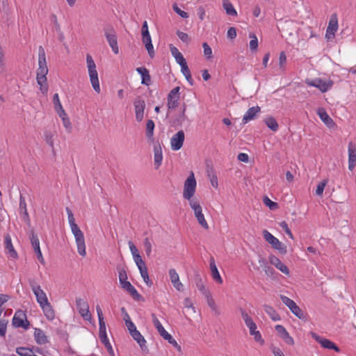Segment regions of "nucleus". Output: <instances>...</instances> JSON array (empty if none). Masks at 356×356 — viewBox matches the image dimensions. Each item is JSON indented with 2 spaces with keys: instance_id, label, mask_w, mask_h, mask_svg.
<instances>
[{
  "instance_id": "13d9d810",
  "label": "nucleus",
  "mask_w": 356,
  "mask_h": 356,
  "mask_svg": "<svg viewBox=\"0 0 356 356\" xmlns=\"http://www.w3.org/2000/svg\"><path fill=\"white\" fill-rule=\"evenodd\" d=\"M203 49H204V56L210 58L212 55V50L211 48L209 47V45L207 42H204L202 44Z\"/></svg>"
},
{
  "instance_id": "864d4df0",
  "label": "nucleus",
  "mask_w": 356,
  "mask_h": 356,
  "mask_svg": "<svg viewBox=\"0 0 356 356\" xmlns=\"http://www.w3.org/2000/svg\"><path fill=\"white\" fill-rule=\"evenodd\" d=\"M134 261L137 265L140 272L141 271V270H143L144 269V270H145L147 269L146 264L145 261L142 259L141 257H138L136 259H134Z\"/></svg>"
},
{
  "instance_id": "1a4fd4ad",
  "label": "nucleus",
  "mask_w": 356,
  "mask_h": 356,
  "mask_svg": "<svg viewBox=\"0 0 356 356\" xmlns=\"http://www.w3.org/2000/svg\"><path fill=\"white\" fill-rule=\"evenodd\" d=\"M104 35L111 47L113 51L117 54L119 52V48L118 45V41H117V35L115 33V31L113 29V27H106L104 28Z\"/></svg>"
},
{
  "instance_id": "79ce46f5",
  "label": "nucleus",
  "mask_w": 356,
  "mask_h": 356,
  "mask_svg": "<svg viewBox=\"0 0 356 356\" xmlns=\"http://www.w3.org/2000/svg\"><path fill=\"white\" fill-rule=\"evenodd\" d=\"M204 297L207 298V302L209 307L216 314H219V312L218 310V308L216 305V303L214 302V300L211 297V293H206V295H204Z\"/></svg>"
},
{
  "instance_id": "f8f14e48",
  "label": "nucleus",
  "mask_w": 356,
  "mask_h": 356,
  "mask_svg": "<svg viewBox=\"0 0 356 356\" xmlns=\"http://www.w3.org/2000/svg\"><path fill=\"white\" fill-rule=\"evenodd\" d=\"M76 305L79 313L83 319L90 321L91 319V314L88 302L79 298L76 299Z\"/></svg>"
},
{
  "instance_id": "a18cd8bd",
  "label": "nucleus",
  "mask_w": 356,
  "mask_h": 356,
  "mask_svg": "<svg viewBox=\"0 0 356 356\" xmlns=\"http://www.w3.org/2000/svg\"><path fill=\"white\" fill-rule=\"evenodd\" d=\"M263 202L264 204L270 210H276L279 208L278 204L277 202L271 201L267 196H265L263 199Z\"/></svg>"
},
{
  "instance_id": "774afa93",
  "label": "nucleus",
  "mask_w": 356,
  "mask_h": 356,
  "mask_svg": "<svg viewBox=\"0 0 356 356\" xmlns=\"http://www.w3.org/2000/svg\"><path fill=\"white\" fill-rule=\"evenodd\" d=\"M286 54L284 51H282L280 54V56H279L280 66L281 68H283L284 64L286 63Z\"/></svg>"
},
{
  "instance_id": "f704fd0d",
  "label": "nucleus",
  "mask_w": 356,
  "mask_h": 356,
  "mask_svg": "<svg viewBox=\"0 0 356 356\" xmlns=\"http://www.w3.org/2000/svg\"><path fill=\"white\" fill-rule=\"evenodd\" d=\"M34 337L35 341L38 344H45L48 342L47 337L45 335L44 332L40 328H35L34 330Z\"/></svg>"
},
{
  "instance_id": "49530a36",
  "label": "nucleus",
  "mask_w": 356,
  "mask_h": 356,
  "mask_svg": "<svg viewBox=\"0 0 356 356\" xmlns=\"http://www.w3.org/2000/svg\"><path fill=\"white\" fill-rule=\"evenodd\" d=\"M250 38L251 40L250 42V49L252 51H255L258 47V40L257 36L254 33H250Z\"/></svg>"
},
{
  "instance_id": "6e6552de",
  "label": "nucleus",
  "mask_w": 356,
  "mask_h": 356,
  "mask_svg": "<svg viewBox=\"0 0 356 356\" xmlns=\"http://www.w3.org/2000/svg\"><path fill=\"white\" fill-rule=\"evenodd\" d=\"M30 286L40 306L49 302L45 292L35 281H30Z\"/></svg>"
},
{
  "instance_id": "2f4dec72",
  "label": "nucleus",
  "mask_w": 356,
  "mask_h": 356,
  "mask_svg": "<svg viewBox=\"0 0 356 356\" xmlns=\"http://www.w3.org/2000/svg\"><path fill=\"white\" fill-rule=\"evenodd\" d=\"M194 282L197 288L200 291V292L204 296L206 293H209V291L206 289L204 283L202 279L201 275L198 272H195L194 275Z\"/></svg>"
},
{
  "instance_id": "680f3d73",
  "label": "nucleus",
  "mask_w": 356,
  "mask_h": 356,
  "mask_svg": "<svg viewBox=\"0 0 356 356\" xmlns=\"http://www.w3.org/2000/svg\"><path fill=\"white\" fill-rule=\"evenodd\" d=\"M177 35L178 38L184 42H188L189 41L188 35L186 33L177 31Z\"/></svg>"
},
{
  "instance_id": "5701e85b",
  "label": "nucleus",
  "mask_w": 356,
  "mask_h": 356,
  "mask_svg": "<svg viewBox=\"0 0 356 356\" xmlns=\"http://www.w3.org/2000/svg\"><path fill=\"white\" fill-rule=\"evenodd\" d=\"M250 330V334L254 337L255 341L259 342L261 345L264 344V340L261 337V334L259 331H257V325L254 322L249 323L246 325Z\"/></svg>"
},
{
  "instance_id": "bb28decb",
  "label": "nucleus",
  "mask_w": 356,
  "mask_h": 356,
  "mask_svg": "<svg viewBox=\"0 0 356 356\" xmlns=\"http://www.w3.org/2000/svg\"><path fill=\"white\" fill-rule=\"evenodd\" d=\"M260 110L261 108L258 106L250 108L243 115V122L244 123H247L248 122L253 120L256 115L260 112Z\"/></svg>"
},
{
  "instance_id": "f3484780",
  "label": "nucleus",
  "mask_w": 356,
  "mask_h": 356,
  "mask_svg": "<svg viewBox=\"0 0 356 356\" xmlns=\"http://www.w3.org/2000/svg\"><path fill=\"white\" fill-rule=\"evenodd\" d=\"M13 325L16 327L27 329L29 325V322L26 320L25 314L17 312L13 318Z\"/></svg>"
},
{
  "instance_id": "39448f33",
  "label": "nucleus",
  "mask_w": 356,
  "mask_h": 356,
  "mask_svg": "<svg viewBox=\"0 0 356 356\" xmlns=\"http://www.w3.org/2000/svg\"><path fill=\"white\" fill-rule=\"evenodd\" d=\"M191 208L194 211V215L199 222V224L204 229H209V225L204 218V216L202 213V209L200 204L199 201L197 199H193L189 202Z\"/></svg>"
},
{
  "instance_id": "052dcab7",
  "label": "nucleus",
  "mask_w": 356,
  "mask_h": 356,
  "mask_svg": "<svg viewBox=\"0 0 356 356\" xmlns=\"http://www.w3.org/2000/svg\"><path fill=\"white\" fill-rule=\"evenodd\" d=\"M53 102L54 104L55 110H57L60 108V107H63L61 105V103L59 99V96L58 93H55L53 97Z\"/></svg>"
},
{
  "instance_id": "e2e57ef3",
  "label": "nucleus",
  "mask_w": 356,
  "mask_h": 356,
  "mask_svg": "<svg viewBox=\"0 0 356 356\" xmlns=\"http://www.w3.org/2000/svg\"><path fill=\"white\" fill-rule=\"evenodd\" d=\"M63 126L65 127V128L66 129V130L68 131V132H71V130H72V124H71V122L69 119L68 117L64 118H63Z\"/></svg>"
},
{
  "instance_id": "37998d69",
  "label": "nucleus",
  "mask_w": 356,
  "mask_h": 356,
  "mask_svg": "<svg viewBox=\"0 0 356 356\" xmlns=\"http://www.w3.org/2000/svg\"><path fill=\"white\" fill-rule=\"evenodd\" d=\"M154 122L152 120H148L146 123V136L152 138L154 136Z\"/></svg>"
},
{
  "instance_id": "393cba45",
  "label": "nucleus",
  "mask_w": 356,
  "mask_h": 356,
  "mask_svg": "<svg viewBox=\"0 0 356 356\" xmlns=\"http://www.w3.org/2000/svg\"><path fill=\"white\" fill-rule=\"evenodd\" d=\"M209 266L211 269V273L213 279L219 284L222 283V279L218 272L216 262L213 257H211L209 261Z\"/></svg>"
},
{
  "instance_id": "473e14b6",
  "label": "nucleus",
  "mask_w": 356,
  "mask_h": 356,
  "mask_svg": "<svg viewBox=\"0 0 356 356\" xmlns=\"http://www.w3.org/2000/svg\"><path fill=\"white\" fill-rule=\"evenodd\" d=\"M154 161L155 168L158 169L161 165L163 160L162 149L160 145L154 146Z\"/></svg>"
},
{
  "instance_id": "a19ab883",
  "label": "nucleus",
  "mask_w": 356,
  "mask_h": 356,
  "mask_svg": "<svg viewBox=\"0 0 356 356\" xmlns=\"http://www.w3.org/2000/svg\"><path fill=\"white\" fill-rule=\"evenodd\" d=\"M264 123L272 131H276L279 128V125L275 118L268 116L264 119Z\"/></svg>"
},
{
  "instance_id": "a878e982",
  "label": "nucleus",
  "mask_w": 356,
  "mask_h": 356,
  "mask_svg": "<svg viewBox=\"0 0 356 356\" xmlns=\"http://www.w3.org/2000/svg\"><path fill=\"white\" fill-rule=\"evenodd\" d=\"M136 72L140 74L142 77L141 83L145 86H149L151 83V76L148 70L144 67H140L136 68Z\"/></svg>"
},
{
  "instance_id": "09e8293b",
  "label": "nucleus",
  "mask_w": 356,
  "mask_h": 356,
  "mask_svg": "<svg viewBox=\"0 0 356 356\" xmlns=\"http://www.w3.org/2000/svg\"><path fill=\"white\" fill-rule=\"evenodd\" d=\"M327 184V180L324 179L317 185V188L316 190V194L317 195L321 196L323 195V191H324L325 187L326 186Z\"/></svg>"
},
{
  "instance_id": "69168bd1",
  "label": "nucleus",
  "mask_w": 356,
  "mask_h": 356,
  "mask_svg": "<svg viewBox=\"0 0 356 356\" xmlns=\"http://www.w3.org/2000/svg\"><path fill=\"white\" fill-rule=\"evenodd\" d=\"M287 344L293 345L294 343L293 339L289 335V332H286L284 335L281 337Z\"/></svg>"
},
{
  "instance_id": "ddd939ff",
  "label": "nucleus",
  "mask_w": 356,
  "mask_h": 356,
  "mask_svg": "<svg viewBox=\"0 0 356 356\" xmlns=\"http://www.w3.org/2000/svg\"><path fill=\"white\" fill-rule=\"evenodd\" d=\"M312 337L315 339L318 343L321 345V346L324 348L334 350L336 352H339V348L332 341L323 338L319 335H318L315 332H311Z\"/></svg>"
},
{
  "instance_id": "f257e3e1",
  "label": "nucleus",
  "mask_w": 356,
  "mask_h": 356,
  "mask_svg": "<svg viewBox=\"0 0 356 356\" xmlns=\"http://www.w3.org/2000/svg\"><path fill=\"white\" fill-rule=\"evenodd\" d=\"M48 72L45 51L42 47L40 46L38 49V68L37 70L36 80L42 94H47L48 91L49 87L47 79Z\"/></svg>"
},
{
  "instance_id": "0eeeda50",
  "label": "nucleus",
  "mask_w": 356,
  "mask_h": 356,
  "mask_svg": "<svg viewBox=\"0 0 356 356\" xmlns=\"http://www.w3.org/2000/svg\"><path fill=\"white\" fill-rule=\"evenodd\" d=\"M280 299L282 302L291 310V312L300 319L305 318L302 310L296 305V303L289 298L281 295Z\"/></svg>"
},
{
  "instance_id": "de8ad7c7",
  "label": "nucleus",
  "mask_w": 356,
  "mask_h": 356,
  "mask_svg": "<svg viewBox=\"0 0 356 356\" xmlns=\"http://www.w3.org/2000/svg\"><path fill=\"white\" fill-rule=\"evenodd\" d=\"M240 313L241 314V317L245 321V325H247L249 323H251L253 321L252 318L248 315V314L246 312V311L243 308H239Z\"/></svg>"
},
{
  "instance_id": "58836bf2",
  "label": "nucleus",
  "mask_w": 356,
  "mask_h": 356,
  "mask_svg": "<svg viewBox=\"0 0 356 356\" xmlns=\"http://www.w3.org/2000/svg\"><path fill=\"white\" fill-rule=\"evenodd\" d=\"M264 309L266 314L270 317V318L274 321H277L280 320V316L277 314V312L274 309V308L268 305H264Z\"/></svg>"
},
{
  "instance_id": "6e6d98bb",
  "label": "nucleus",
  "mask_w": 356,
  "mask_h": 356,
  "mask_svg": "<svg viewBox=\"0 0 356 356\" xmlns=\"http://www.w3.org/2000/svg\"><path fill=\"white\" fill-rule=\"evenodd\" d=\"M143 245L147 256H149L152 253V243L149 238H145L143 241Z\"/></svg>"
},
{
  "instance_id": "5fc2aeb1",
  "label": "nucleus",
  "mask_w": 356,
  "mask_h": 356,
  "mask_svg": "<svg viewBox=\"0 0 356 356\" xmlns=\"http://www.w3.org/2000/svg\"><path fill=\"white\" fill-rule=\"evenodd\" d=\"M129 246L130 251L133 255L134 259H136L138 257H140L137 248L136 247V245L134 244L133 242L129 241Z\"/></svg>"
},
{
  "instance_id": "4468645a",
  "label": "nucleus",
  "mask_w": 356,
  "mask_h": 356,
  "mask_svg": "<svg viewBox=\"0 0 356 356\" xmlns=\"http://www.w3.org/2000/svg\"><path fill=\"white\" fill-rule=\"evenodd\" d=\"M134 106L136 113V120L137 122H141L144 118V111L145 108V102L140 97L135 99Z\"/></svg>"
},
{
  "instance_id": "c756f323",
  "label": "nucleus",
  "mask_w": 356,
  "mask_h": 356,
  "mask_svg": "<svg viewBox=\"0 0 356 356\" xmlns=\"http://www.w3.org/2000/svg\"><path fill=\"white\" fill-rule=\"evenodd\" d=\"M159 334L165 339L168 341L169 343L172 345L175 348H176L179 351H181V346L177 343L175 339L170 334L164 327L158 332Z\"/></svg>"
},
{
  "instance_id": "e433bc0d",
  "label": "nucleus",
  "mask_w": 356,
  "mask_h": 356,
  "mask_svg": "<svg viewBox=\"0 0 356 356\" xmlns=\"http://www.w3.org/2000/svg\"><path fill=\"white\" fill-rule=\"evenodd\" d=\"M5 245L6 248L8 250V252L10 254V256L13 258H17V253L15 250L13 245L12 244V241L10 235H6L5 237Z\"/></svg>"
},
{
  "instance_id": "7ed1b4c3",
  "label": "nucleus",
  "mask_w": 356,
  "mask_h": 356,
  "mask_svg": "<svg viewBox=\"0 0 356 356\" xmlns=\"http://www.w3.org/2000/svg\"><path fill=\"white\" fill-rule=\"evenodd\" d=\"M86 63L92 86L95 92L99 93L100 86L98 79V74L96 70V65L92 59V57L90 54L86 55Z\"/></svg>"
},
{
  "instance_id": "603ef678",
  "label": "nucleus",
  "mask_w": 356,
  "mask_h": 356,
  "mask_svg": "<svg viewBox=\"0 0 356 356\" xmlns=\"http://www.w3.org/2000/svg\"><path fill=\"white\" fill-rule=\"evenodd\" d=\"M172 9L177 14L179 15L182 18H184V19H186L188 17V13L181 10L177 3H174L172 5Z\"/></svg>"
},
{
  "instance_id": "f03ea898",
  "label": "nucleus",
  "mask_w": 356,
  "mask_h": 356,
  "mask_svg": "<svg viewBox=\"0 0 356 356\" xmlns=\"http://www.w3.org/2000/svg\"><path fill=\"white\" fill-rule=\"evenodd\" d=\"M66 212L67 213L68 221L71 228V231L73 235L74 236L76 240L78 253L81 256L85 257L86 254V252L83 233L80 229L79 226L76 224L74 215L69 207H66Z\"/></svg>"
},
{
  "instance_id": "a211bd4d",
  "label": "nucleus",
  "mask_w": 356,
  "mask_h": 356,
  "mask_svg": "<svg viewBox=\"0 0 356 356\" xmlns=\"http://www.w3.org/2000/svg\"><path fill=\"white\" fill-rule=\"evenodd\" d=\"M98 320H99V339H104L107 337L106 334V324L104 322L103 314L101 307L97 305L96 307Z\"/></svg>"
},
{
  "instance_id": "72a5a7b5",
  "label": "nucleus",
  "mask_w": 356,
  "mask_h": 356,
  "mask_svg": "<svg viewBox=\"0 0 356 356\" xmlns=\"http://www.w3.org/2000/svg\"><path fill=\"white\" fill-rule=\"evenodd\" d=\"M142 40L143 44L145 46L146 49L148 51V54L151 58H153L154 56V47L152 43V38L150 34L142 36Z\"/></svg>"
},
{
  "instance_id": "9b49d317",
  "label": "nucleus",
  "mask_w": 356,
  "mask_h": 356,
  "mask_svg": "<svg viewBox=\"0 0 356 356\" xmlns=\"http://www.w3.org/2000/svg\"><path fill=\"white\" fill-rule=\"evenodd\" d=\"M306 83L308 86L318 88L322 92H327L333 85L332 81H325L320 78H316L313 80H307Z\"/></svg>"
},
{
  "instance_id": "7c9ffc66",
  "label": "nucleus",
  "mask_w": 356,
  "mask_h": 356,
  "mask_svg": "<svg viewBox=\"0 0 356 356\" xmlns=\"http://www.w3.org/2000/svg\"><path fill=\"white\" fill-rule=\"evenodd\" d=\"M132 338L137 341L142 350L147 349L146 340L140 332L136 329L130 333Z\"/></svg>"
},
{
  "instance_id": "0e129e2a",
  "label": "nucleus",
  "mask_w": 356,
  "mask_h": 356,
  "mask_svg": "<svg viewBox=\"0 0 356 356\" xmlns=\"http://www.w3.org/2000/svg\"><path fill=\"white\" fill-rule=\"evenodd\" d=\"M275 328L280 337H282L286 332H288L284 328V327L281 325H275Z\"/></svg>"
},
{
  "instance_id": "aec40b11",
  "label": "nucleus",
  "mask_w": 356,
  "mask_h": 356,
  "mask_svg": "<svg viewBox=\"0 0 356 356\" xmlns=\"http://www.w3.org/2000/svg\"><path fill=\"white\" fill-rule=\"evenodd\" d=\"M317 114L320 119L326 124L329 128H332L335 125L333 120L329 116L326 111L323 108H319L317 111Z\"/></svg>"
},
{
  "instance_id": "9d476101",
  "label": "nucleus",
  "mask_w": 356,
  "mask_h": 356,
  "mask_svg": "<svg viewBox=\"0 0 356 356\" xmlns=\"http://www.w3.org/2000/svg\"><path fill=\"white\" fill-rule=\"evenodd\" d=\"M180 88L179 86L174 88L170 91L167 97V106L169 110L176 108L179 105L180 98Z\"/></svg>"
},
{
  "instance_id": "cd10ccee",
  "label": "nucleus",
  "mask_w": 356,
  "mask_h": 356,
  "mask_svg": "<svg viewBox=\"0 0 356 356\" xmlns=\"http://www.w3.org/2000/svg\"><path fill=\"white\" fill-rule=\"evenodd\" d=\"M40 307L42 308L44 316L48 320L52 321L55 318V312L49 302L42 305Z\"/></svg>"
},
{
  "instance_id": "20e7f679",
  "label": "nucleus",
  "mask_w": 356,
  "mask_h": 356,
  "mask_svg": "<svg viewBox=\"0 0 356 356\" xmlns=\"http://www.w3.org/2000/svg\"><path fill=\"white\" fill-rule=\"evenodd\" d=\"M196 180L194 176V173L191 172V175L188 177L184 182L183 197L184 199L191 202L194 198H192L195 193L196 190Z\"/></svg>"
},
{
  "instance_id": "4c0bfd02",
  "label": "nucleus",
  "mask_w": 356,
  "mask_h": 356,
  "mask_svg": "<svg viewBox=\"0 0 356 356\" xmlns=\"http://www.w3.org/2000/svg\"><path fill=\"white\" fill-rule=\"evenodd\" d=\"M170 52L172 55L175 58L177 63L180 65L182 63L186 62V59L184 58L183 55L179 52L178 49L172 45L170 47Z\"/></svg>"
},
{
  "instance_id": "8fccbe9b",
  "label": "nucleus",
  "mask_w": 356,
  "mask_h": 356,
  "mask_svg": "<svg viewBox=\"0 0 356 356\" xmlns=\"http://www.w3.org/2000/svg\"><path fill=\"white\" fill-rule=\"evenodd\" d=\"M100 341L104 345L105 348H106L109 354L111 356H115L113 349L112 348L111 344L109 342L108 337L105 338V339H101Z\"/></svg>"
},
{
  "instance_id": "338daca9",
  "label": "nucleus",
  "mask_w": 356,
  "mask_h": 356,
  "mask_svg": "<svg viewBox=\"0 0 356 356\" xmlns=\"http://www.w3.org/2000/svg\"><path fill=\"white\" fill-rule=\"evenodd\" d=\"M180 66L181 69V72L184 76L191 74L186 62L182 63L181 65H180Z\"/></svg>"
},
{
  "instance_id": "c9c22d12",
  "label": "nucleus",
  "mask_w": 356,
  "mask_h": 356,
  "mask_svg": "<svg viewBox=\"0 0 356 356\" xmlns=\"http://www.w3.org/2000/svg\"><path fill=\"white\" fill-rule=\"evenodd\" d=\"M117 271L119 275V282L120 285L128 282L127 273L123 264H118L116 266Z\"/></svg>"
},
{
  "instance_id": "6ab92c4d",
  "label": "nucleus",
  "mask_w": 356,
  "mask_h": 356,
  "mask_svg": "<svg viewBox=\"0 0 356 356\" xmlns=\"http://www.w3.org/2000/svg\"><path fill=\"white\" fill-rule=\"evenodd\" d=\"M348 170L353 171L356 165V147L350 142L348 144Z\"/></svg>"
},
{
  "instance_id": "2eb2a0df",
  "label": "nucleus",
  "mask_w": 356,
  "mask_h": 356,
  "mask_svg": "<svg viewBox=\"0 0 356 356\" xmlns=\"http://www.w3.org/2000/svg\"><path fill=\"white\" fill-rule=\"evenodd\" d=\"M185 136L184 131H179L170 139V145L172 150L177 151L180 149L183 145Z\"/></svg>"
},
{
  "instance_id": "3c124183",
  "label": "nucleus",
  "mask_w": 356,
  "mask_h": 356,
  "mask_svg": "<svg viewBox=\"0 0 356 356\" xmlns=\"http://www.w3.org/2000/svg\"><path fill=\"white\" fill-rule=\"evenodd\" d=\"M140 275L142 277V278L143 279V281L145 282V284L148 286H152V284H153V282L152 280H150L149 277V275H148V272H147V269L145 270H141V271L140 272Z\"/></svg>"
},
{
  "instance_id": "4be33fe9",
  "label": "nucleus",
  "mask_w": 356,
  "mask_h": 356,
  "mask_svg": "<svg viewBox=\"0 0 356 356\" xmlns=\"http://www.w3.org/2000/svg\"><path fill=\"white\" fill-rule=\"evenodd\" d=\"M121 287L124 290L127 291L134 300H140V299H142L141 295L139 294V293L137 291L135 287L130 283V282L128 281L121 284Z\"/></svg>"
},
{
  "instance_id": "423d86ee",
  "label": "nucleus",
  "mask_w": 356,
  "mask_h": 356,
  "mask_svg": "<svg viewBox=\"0 0 356 356\" xmlns=\"http://www.w3.org/2000/svg\"><path fill=\"white\" fill-rule=\"evenodd\" d=\"M263 236L265 240L271 245L272 248L279 251L280 253L285 254L287 252L286 246L279 241L278 238L272 235L268 230L263 231Z\"/></svg>"
},
{
  "instance_id": "c85d7f7f",
  "label": "nucleus",
  "mask_w": 356,
  "mask_h": 356,
  "mask_svg": "<svg viewBox=\"0 0 356 356\" xmlns=\"http://www.w3.org/2000/svg\"><path fill=\"white\" fill-rule=\"evenodd\" d=\"M259 267L263 268L267 276L273 277L275 271L273 267L268 265L267 261L264 258L260 257L259 259Z\"/></svg>"
},
{
  "instance_id": "c03bdc74",
  "label": "nucleus",
  "mask_w": 356,
  "mask_h": 356,
  "mask_svg": "<svg viewBox=\"0 0 356 356\" xmlns=\"http://www.w3.org/2000/svg\"><path fill=\"white\" fill-rule=\"evenodd\" d=\"M30 240H31V245H32L34 250L40 249L39 238H38L37 234H35L33 231L31 232V234L30 236Z\"/></svg>"
},
{
  "instance_id": "412c9836",
  "label": "nucleus",
  "mask_w": 356,
  "mask_h": 356,
  "mask_svg": "<svg viewBox=\"0 0 356 356\" xmlns=\"http://www.w3.org/2000/svg\"><path fill=\"white\" fill-rule=\"evenodd\" d=\"M169 275L170 278V281L173 284L174 287L178 290H183V284L179 280V277L175 269L171 268L169 270Z\"/></svg>"
},
{
  "instance_id": "ea45409f",
  "label": "nucleus",
  "mask_w": 356,
  "mask_h": 356,
  "mask_svg": "<svg viewBox=\"0 0 356 356\" xmlns=\"http://www.w3.org/2000/svg\"><path fill=\"white\" fill-rule=\"evenodd\" d=\"M222 6L226 11L227 15L230 16H236L237 12L233 5L229 0H222Z\"/></svg>"
},
{
  "instance_id": "dca6fc26",
  "label": "nucleus",
  "mask_w": 356,
  "mask_h": 356,
  "mask_svg": "<svg viewBox=\"0 0 356 356\" xmlns=\"http://www.w3.org/2000/svg\"><path fill=\"white\" fill-rule=\"evenodd\" d=\"M338 29V20L336 15H332L326 30L325 37L327 40L334 38L335 32Z\"/></svg>"
},
{
  "instance_id": "4d7b16f0",
  "label": "nucleus",
  "mask_w": 356,
  "mask_h": 356,
  "mask_svg": "<svg viewBox=\"0 0 356 356\" xmlns=\"http://www.w3.org/2000/svg\"><path fill=\"white\" fill-rule=\"evenodd\" d=\"M151 316L154 325L155 326L157 331L159 332L163 328L162 324L160 323L159 320L157 318L156 316L154 314H152Z\"/></svg>"
},
{
  "instance_id": "bf43d9fd",
  "label": "nucleus",
  "mask_w": 356,
  "mask_h": 356,
  "mask_svg": "<svg viewBox=\"0 0 356 356\" xmlns=\"http://www.w3.org/2000/svg\"><path fill=\"white\" fill-rule=\"evenodd\" d=\"M8 321L5 320H0V336L4 337L6 332Z\"/></svg>"
},
{
  "instance_id": "b1692460",
  "label": "nucleus",
  "mask_w": 356,
  "mask_h": 356,
  "mask_svg": "<svg viewBox=\"0 0 356 356\" xmlns=\"http://www.w3.org/2000/svg\"><path fill=\"white\" fill-rule=\"evenodd\" d=\"M270 262L271 264L274 265L277 269H279L282 273L285 275L289 274V270L288 267L283 264L281 260L275 256L270 257Z\"/></svg>"
}]
</instances>
